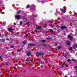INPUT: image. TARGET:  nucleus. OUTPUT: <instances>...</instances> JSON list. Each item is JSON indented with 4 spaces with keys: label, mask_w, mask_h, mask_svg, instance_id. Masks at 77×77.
I'll return each instance as SVG.
<instances>
[{
    "label": "nucleus",
    "mask_w": 77,
    "mask_h": 77,
    "mask_svg": "<svg viewBox=\"0 0 77 77\" xmlns=\"http://www.w3.org/2000/svg\"><path fill=\"white\" fill-rule=\"evenodd\" d=\"M63 12H64V13H65V12H66V11H65V10H63Z\"/></svg>",
    "instance_id": "a878e982"
},
{
    "label": "nucleus",
    "mask_w": 77,
    "mask_h": 77,
    "mask_svg": "<svg viewBox=\"0 0 77 77\" xmlns=\"http://www.w3.org/2000/svg\"><path fill=\"white\" fill-rule=\"evenodd\" d=\"M27 26L28 27H29V25H27Z\"/></svg>",
    "instance_id": "37998d69"
},
{
    "label": "nucleus",
    "mask_w": 77,
    "mask_h": 77,
    "mask_svg": "<svg viewBox=\"0 0 77 77\" xmlns=\"http://www.w3.org/2000/svg\"><path fill=\"white\" fill-rule=\"evenodd\" d=\"M20 51H21V49H19L18 50V52H20Z\"/></svg>",
    "instance_id": "473e14b6"
},
{
    "label": "nucleus",
    "mask_w": 77,
    "mask_h": 77,
    "mask_svg": "<svg viewBox=\"0 0 77 77\" xmlns=\"http://www.w3.org/2000/svg\"><path fill=\"white\" fill-rule=\"evenodd\" d=\"M45 26H47V24H45Z\"/></svg>",
    "instance_id": "a19ab883"
},
{
    "label": "nucleus",
    "mask_w": 77,
    "mask_h": 77,
    "mask_svg": "<svg viewBox=\"0 0 77 77\" xmlns=\"http://www.w3.org/2000/svg\"><path fill=\"white\" fill-rule=\"evenodd\" d=\"M46 39H49V40H51V38H47Z\"/></svg>",
    "instance_id": "a211bd4d"
},
{
    "label": "nucleus",
    "mask_w": 77,
    "mask_h": 77,
    "mask_svg": "<svg viewBox=\"0 0 77 77\" xmlns=\"http://www.w3.org/2000/svg\"><path fill=\"white\" fill-rule=\"evenodd\" d=\"M69 50H71L72 51V47H70V48L69 49Z\"/></svg>",
    "instance_id": "aec40b11"
},
{
    "label": "nucleus",
    "mask_w": 77,
    "mask_h": 77,
    "mask_svg": "<svg viewBox=\"0 0 77 77\" xmlns=\"http://www.w3.org/2000/svg\"><path fill=\"white\" fill-rule=\"evenodd\" d=\"M74 67H75V68H76V69H77V66H75Z\"/></svg>",
    "instance_id": "7c9ffc66"
},
{
    "label": "nucleus",
    "mask_w": 77,
    "mask_h": 77,
    "mask_svg": "<svg viewBox=\"0 0 77 77\" xmlns=\"http://www.w3.org/2000/svg\"><path fill=\"white\" fill-rule=\"evenodd\" d=\"M28 48H30V47H28L27 48H26V49H28Z\"/></svg>",
    "instance_id": "72a5a7b5"
},
{
    "label": "nucleus",
    "mask_w": 77,
    "mask_h": 77,
    "mask_svg": "<svg viewBox=\"0 0 77 77\" xmlns=\"http://www.w3.org/2000/svg\"><path fill=\"white\" fill-rule=\"evenodd\" d=\"M60 29H67V27L65 26H62L60 27Z\"/></svg>",
    "instance_id": "423d86ee"
},
{
    "label": "nucleus",
    "mask_w": 77,
    "mask_h": 77,
    "mask_svg": "<svg viewBox=\"0 0 77 77\" xmlns=\"http://www.w3.org/2000/svg\"><path fill=\"white\" fill-rule=\"evenodd\" d=\"M42 42H43V43H45V42H46V40H43L42 41Z\"/></svg>",
    "instance_id": "4468645a"
},
{
    "label": "nucleus",
    "mask_w": 77,
    "mask_h": 77,
    "mask_svg": "<svg viewBox=\"0 0 77 77\" xmlns=\"http://www.w3.org/2000/svg\"><path fill=\"white\" fill-rule=\"evenodd\" d=\"M31 55V53L30 52H28L27 54V55L28 56H30Z\"/></svg>",
    "instance_id": "9d476101"
},
{
    "label": "nucleus",
    "mask_w": 77,
    "mask_h": 77,
    "mask_svg": "<svg viewBox=\"0 0 77 77\" xmlns=\"http://www.w3.org/2000/svg\"><path fill=\"white\" fill-rule=\"evenodd\" d=\"M29 22H28L26 23H25L24 25H27V24H29Z\"/></svg>",
    "instance_id": "cd10ccee"
},
{
    "label": "nucleus",
    "mask_w": 77,
    "mask_h": 77,
    "mask_svg": "<svg viewBox=\"0 0 77 77\" xmlns=\"http://www.w3.org/2000/svg\"><path fill=\"white\" fill-rule=\"evenodd\" d=\"M22 24H23V22H22V21H20V25H22Z\"/></svg>",
    "instance_id": "f3484780"
},
{
    "label": "nucleus",
    "mask_w": 77,
    "mask_h": 77,
    "mask_svg": "<svg viewBox=\"0 0 77 77\" xmlns=\"http://www.w3.org/2000/svg\"><path fill=\"white\" fill-rule=\"evenodd\" d=\"M21 13V11L20 10L19 11L17 12V15H18V14H19Z\"/></svg>",
    "instance_id": "f8f14e48"
},
{
    "label": "nucleus",
    "mask_w": 77,
    "mask_h": 77,
    "mask_svg": "<svg viewBox=\"0 0 77 77\" xmlns=\"http://www.w3.org/2000/svg\"><path fill=\"white\" fill-rule=\"evenodd\" d=\"M64 64V63H63V64H62V65H61V67H62V68H63L64 67V66H63V64Z\"/></svg>",
    "instance_id": "4be33fe9"
},
{
    "label": "nucleus",
    "mask_w": 77,
    "mask_h": 77,
    "mask_svg": "<svg viewBox=\"0 0 77 77\" xmlns=\"http://www.w3.org/2000/svg\"><path fill=\"white\" fill-rule=\"evenodd\" d=\"M6 49L7 50H8V47H6Z\"/></svg>",
    "instance_id": "4c0bfd02"
},
{
    "label": "nucleus",
    "mask_w": 77,
    "mask_h": 77,
    "mask_svg": "<svg viewBox=\"0 0 77 77\" xmlns=\"http://www.w3.org/2000/svg\"><path fill=\"white\" fill-rule=\"evenodd\" d=\"M30 7V5H28L26 7V8H29Z\"/></svg>",
    "instance_id": "dca6fc26"
},
{
    "label": "nucleus",
    "mask_w": 77,
    "mask_h": 77,
    "mask_svg": "<svg viewBox=\"0 0 77 77\" xmlns=\"http://www.w3.org/2000/svg\"><path fill=\"white\" fill-rule=\"evenodd\" d=\"M36 54L38 55V56H43V53H42L38 52L36 53Z\"/></svg>",
    "instance_id": "7ed1b4c3"
},
{
    "label": "nucleus",
    "mask_w": 77,
    "mask_h": 77,
    "mask_svg": "<svg viewBox=\"0 0 77 77\" xmlns=\"http://www.w3.org/2000/svg\"><path fill=\"white\" fill-rule=\"evenodd\" d=\"M28 45V46H29L30 47H34L35 46H36L35 45L32 43L29 44Z\"/></svg>",
    "instance_id": "f03ea898"
},
{
    "label": "nucleus",
    "mask_w": 77,
    "mask_h": 77,
    "mask_svg": "<svg viewBox=\"0 0 77 77\" xmlns=\"http://www.w3.org/2000/svg\"><path fill=\"white\" fill-rule=\"evenodd\" d=\"M67 54H66V55H64L63 56H64L65 57H67Z\"/></svg>",
    "instance_id": "c85d7f7f"
},
{
    "label": "nucleus",
    "mask_w": 77,
    "mask_h": 77,
    "mask_svg": "<svg viewBox=\"0 0 77 77\" xmlns=\"http://www.w3.org/2000/svg\"><path fill=\"white\" fill-rule=\"evenodd\" d=\"M25 36H29V34H26Z\"/></svg>",
    "instance_id": "c756f323"
},
{
    "label": "nucleus",
    "mask_w": 77,
    "mask_h": 77,
    "mask_svg": "<svg viewBox=\"0 0 77 77\" xmlns=\"http://www.w3.org/2000/svg\"><path fill=\"white\" fill-rule=\"evenodd\" d=\"M77 48V44L76 43L73 46V49H75Z\"/></svg>",
    "instance_id": "39448f33"
},
{
    "label": "nucleus",
    "mask_w": 77,
    "mask_h": 77,
    "mask_svg": "<svg viewBox=\"0 0 77 77\" xmlns=\"http://www.w3.org/2000/svg\"><path fill=\"white\" fill-rule=\"evenodd\" d=\"M76 60H75V59H72V61L73 62H75V61H76Z\"/></svg>",
    "instance_id": "2eb2a0df"
},
{
    "label": "nucleus",
    "mask_w": 77,
    "mask_h": 77,
    "mask_svg": "<svg viewBox=\"0 0 77 77\" xmlns=\"http://www.w3.org/2000/svg\"><path fill=\"white\" fill-rule=\"evenodd\" d=\"M53 27H54V25H53L51 26V27H52V28H53Z\"/></svg>",
    "instance_id": "f704fd0d"
},
{
    "label": "nucleus",
    "mask_w": 77,
    "mask_h": 77,
    "mask_svg": "<svg viewBox=\"0 0 77 77\" xmlns=\"http://www.w3.org/2000/svg\"><path fill=\"white\" fill-rule=\"evenodd\" d=\"M15 17L17 18V20H19L20 18V15H16L15 16Z\"/></svg>",
    "instance_id": "1a4fd4ad"
},
{
    "label": "nucleus",
    "mask_w": 77,
    "mask_h": 77,
    "mask_svg": "<svg viewBox=\"0 0 77 77\" xmlns=\"http://www.w3.org/2000/svg\"><path fill=\"white\" fill-rule=\"evenodd\" d=\"M33 16L35 17H38V15L37 14H35L34 15H33Z\"/></svg>",
    "instance_id": "412c9836"
},
{
    "label": "nucleus",
    "mask_w": 77,
    "mask_h": 77,
    "mask_svg": "<svg viewBox=\"0 0 77 77\" xmlns=\"http://www.w3.org/2000/svg\"><path fill=\"white\" fill-rule=\"evenodd\" d=\"M22 44H23V45H26L27 43H26V41H24L23 42Z\"/></svg>",
    "instance_id": "9b49d317"
},
{
    "label": "nucleus",
    "mask_w": 77,
    "mask_h": 77,
    "mask_svg": "<svg viewBox=\"0 0 77 77\" xmlns=\"http://www.w3.org/2000/svg\"><path fill=\"white\" fill-rule=\"evenodd\" d=\"M54 45H57V42L55 43Z\"/></svg>",
    "instance_id": "bb28decb"
},
{
    "label": "nucleus",
    "mask_w": 77,
    "mask_h": 77,
    "mask_svg": "<svg viewBox=\"0 0 77 77\" xmlns=\"http://www.w3.org/2000/svg\"><path fill=\"white\" fill-rule=\"evenodd\" d=\"M2 41H3L4 42H5V39H2Z\"/></svg>",
    "instance_id": "c9c22d12"
},
{
    "label": "nucleus",
    "mask_w": 77,
    "mask_h": 77,
    "mask_svg": "<svg viewBox=\"0 0 77 77\" xmlns=\"http://www.w3.org/2000/svg\"><path fill=\"white\" fill-rule=\"evenodd\" d=\"M66 43L67 45H71V43L69 41V40H67L66 41Z\"/></svg>",
    "instance_id": "f257e3e1"
},
{
    "label": "nucleus",
    "mask_w": 77,
    "mask_h": 77,
    "mask_svg": "<svg viewBox=\"0 0 77 77\" xmlns=\"http://www.w3.org/2000/svg\"><path fill=\"white\" fill-rule=\"evenodd\" d=\"M2 59V56H0V59Z\"/></svg>",
    "instance_id": "ea45409f"
},
{
    "label": "nucleus",
    "mask_w": 77,
    "mask_h": 77,
    "mask_svg": "<svg viewBox=\"0 0 77 77\" xmlns=\"http://www.w3.org/2000/svg\"><path fill=\"white\" fill-rule=\"evenodd\" d=\"M58 49H60L61 48V47L60 46H59L58 48H57Z\"/></svg>",
    "instance_id": "6ab92c4d"
},
{
    "label": "nucleus",
    "mask_w": 77,
    "mask_h": 77,
    "mask_svg": "<svg viewBox=\"0 0 77 77\" xmlns=\"http://www.w3.org/2000/svg\"><path fill=\"white\" fill-rule=\"evenodd\" d=\"M43 45H44V46H46V45H47V44H43Z\"/></svg>",
    "instance_id": "58836bf2"
},
{
    "label": "nucleus",
    "mask_w": 77,
    "mask_h": 77,
    "mask_svg": "<svg viewBox=\"0 0 77 77\" xmlns=\"http://www.w3.org/2000/svg\"><path fill=\"white\" fill-rule=\"evenodd\" d=\"M8 30L9 32H13V29L11 27L8 28Z\"/></svg>",
    "instance_id": "20e7f679"
},
{
    "label": "nucleus",
    "mask_w": 77,
    "mask_h": 77,
    "mask_svg": "<svg viewBox=\"0 0 77 77\" xmlns=\"http://www.w3.org/2000/svg\"><path fill=\"white\" fill-rule=\"evenodd\" d=\"M55 50H57V49L56 48V49H55Z\"/></svg>",
    "instance_id": "49530a36"
},
{
    "label": "nucleus",
    "mask_w": 77,
    "mask_h": 77,
    "mask_svg": "<svg viewBox=\"0 0 77 77\" xmlns=\"http://www.w3.org/2000/svg\"><path fill=\"white\" fill-rule=\"evenodd\" d=\"M75 77H77V76H75Z\"/></svg>",
    "instance_id": "de8ad7c7"
},
{
    "label": "nucleus",
    "mask_w": 77,
    "mask_h": 77,
    "mask_svg": "<svg viewBox=\"0 0 77 77\" xmlns=\"http://www.w3.org/2000/svg\"><path fill=\"white\" fill-rule=\"evenodd\" d=\"M67 61L69 62H70V61H71V60L70 59H69L68 60H67Z\"/></svg>",
    "instance_id": "393cba45"
},
{
    "label": "nucleus",
    "mask_w": 77,
    "mask_h": 77,
    "mask_svg": "<svg viewBox=\"0 0 77 77\" xmlns=\"http://www.w3.org/2000/svg\"><path fill=\"white\" fill-rule=\"evenodd\" d=\"M14 46H13V45L11 46V48H14Z\"/></svg>",
    "instance_id": "2f4dec72"
},
{
    "label": "nucleus",
    "mask_w": 77,
    "mask_h": 77,
    "mask_svg": "<svg viewBox=\"0 0 77 77\" xmlns=\"http://www.w3.org/2000/svg\"><path fill=\"white\" fill-rule=\"evenodd\" d=\"M5 65H8V63H5Z\"/></svg>",
    "instance_id": "b1692460"
},
{
    "label": "nucleus",
    "mask_w": 77,
    "mask_h": 77,
    "mask_svg": "<svg viewBox=\"0 0 77 77\" xmlns=\"http://www.w3.org/2000/svg\"><path fill=\"white\" fill-rule=\"evenodd\" d=\"M42 27L41 26H39L37 28H36V29L37 30H39V29H42Z\"/></svg>",
    "instance_id": "6e6552de"
},
{
    "label": "nucleus",
    "mask_w": 77,
    "mask_h": 77,
    "mask_svg": "<svg viewBox=\"0 0 77 77\" xmlns=\"http://www.w3.org/2000/svg\"><path fill=\"white\" fill-rule=\"evenodd\" d=\"M50 33H53V30L52 29H50Z\"/></svg>",
    "instance_id": "ddd939ff"
},
{
    "label": "nucleus",
    "mask_w": 77,
    "mask_h": 77,
    "mask_svg": "<svg viewBox=\"0 0 77 77\" xmlns=\"http://www.w3.org/2000/svg\"><path fill=\"white\" fill-rule=\"evenodd\" d=\"M68 38L70 39V40H72V37L71 35H68Z\"/></svg>",
    "instance_id": "0eeeda50"
},
{
    "label": "nucleus",
    "mask_w": 77,
    "mask_h": 77,
    "mask_svg": "<svg viewBox=\"0 0 77 77\" xmlns=\"http://www.w3.org/2000/svg\"><path fill=\"white\" fill-rule=\"evenodd\" d=\"M1 35H2V34H0V36H1Z\"/></svg>",
    "instance_id": "c03bdc74"
},
{
    "label": "nucleus",
    "mask_w": 77,
    "mask_h": 77,
    "mask_svg": "<svg viewBox=\"0 0 77 77\" xmlns=\"http://www.w3.org/2000/svg\"><path fill=\"white\" fill-rule=\"evenodd\" d=\"M66 67H68V64H66Z\"/></svg>",
    "instance_id": "e433bc0d"
},
{
    "label": "nucleus",
    "mask_w": 77,
    "mask_h": 77,
    "mask_svg": "<svg viewBox=\"0 0 77 77\" xmlns=\"http://www.w3.org/2000/svg\"><path fill=\"white\" fill-rule=\"evenodd\" d=\"M30 62H32V60H30Z\"/></svg>",
    "instance_id": "79ce46f5"
},
{
    "label": "nucleus",
    "mask_w": 77,
    "mask_h": 77,
    "mask_svg": "<svg viewBox=\"0 0 77 77\" xmlns=\"http://www.w3.org/2000/svg\"><path fill=\"white\" fill-rule=\"evenodd\" d=\"M26 62H28V61H28V60H26Z\"/></svg>",
    "instance_id": "a18cd8bd"
},
{
    "label": "nucleus",
    "mask_w": 77,
    "mask_h": 77,
    "mask_svg": "<svg viewBox=\"0 0 77 77\" xmlns=\"http://www.w3.org/2000/svg\"><path fill=\"white\" fill-rule=\"evenodd\" d=\"M60 11H62V12H63V9H61V8H60Z\"/></svg>",
    "instance_id": "5701e85b"
}]
</instances>
